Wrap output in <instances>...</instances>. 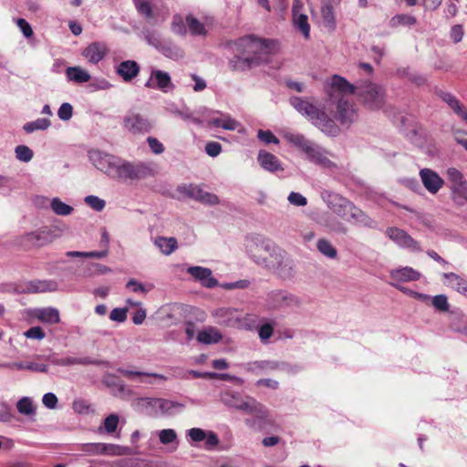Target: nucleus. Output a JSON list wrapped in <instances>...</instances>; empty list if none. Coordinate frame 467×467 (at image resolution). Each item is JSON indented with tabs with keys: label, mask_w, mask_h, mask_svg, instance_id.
<instances>
[{
	"label": "nucleus",
	"mask_w": 467,
	"mask_h": 467,
	"mask_svg": "<svg viewBox=\"0 0 467 467\" xmlns=\"http://www.w3.org/2000/svg\"><path fill=\"white\" fill-rule=\"evenodd\" d=\"M16 409L22 415L33 417L36 413V409L33 404L32 399L23 397L16 402Z\"/></svg>",
	"instance_id": "obj_46"
},
{
	"label": "nucleus",
	"mask_w": 467,
	"mask_h": 467,
	"mask_svg": "<svg viewBox=\"0 0 467 467\" xmlns=\"http://www.w3.org/2000/svg\"><path fill=\"white\" fill-rule=\"evenodd\" d=\"M248 256L259 266H272V259L276 255L279 247L270 239L260 235L247 236L244 243Z\"/></svg>",
	"instance_id": "obj_5"
},
{
	"label": "nucleus",
	"mask_w": 467,
	"mask_h": 467,
	"mask_svg": "<svg viewBox=\"0 0 467 467\" xmlns=\"http://www.w3.org/2000/svg\"><path fill=\"white\" fill-rule=\"evenodd\" d=\"M443 285L467 297V278L455 273H443Z\"/></svg>",
	"instance_id": "obj_27"
},
{
	"label": "nucleus",
	"mask_w": 467,
	"mask_h": 467,
	"mask_svg": "<svg viewBox=\"0 0 467 467\" xmlns=\"http://www.w3.org/2000/svg\"><path fill=\"white\" fill-rule=\"evenodd\" d=\"M108 53L107 45L103 42H92L82 51V56L92 64H98Z\"/></svg>",
	"instance_id": "obj_24"
},
{
	"label": "nucleus",
	"mask_w": 467,
	"mask_h": 467,
	"mask_svg": "<svg viewBox=\"0 0 467 467\" xmlns=\"http://www.w3.org/2000/svg\"><path fill=\"white\" fill-rule=\"evenodd\" d=\"M424 188L431 194H436L444 185V180L435 171L423 168L419 172Z\"/></svg>",
	"instance_id": "obj_17"
},
{
	"label": "nucleus",
	"mask_w": 467,
	"mask_h": 467,
	"mask_svg": "<svg viewBox=\"0 0 467 467\" xmlns=\"http://www.w3.org/2000/svg\"><path fill=\"white\" fill-rule=\"evenodd\" d=\"M356 93L363 104L369 109H379L385 103V90L375 83L365 82L357 87Z\"/></svg>",
	"instance_id": "obj_8"
},
{
	"label": "nucleus",
	"mask_w": 467,
	"mask_h": 467,
	"mask_svg": "<svg viewBox=\"0 0 467 467\" xmlns=\"http://www.w3.org/2000/svg\"><path fill=\"white\" fill-rule=\"evenodd\" d=\"M277 360H256L246 364V369L250 372L262 371L269 373L277 370Z\"/></svg>",
	"instance_id": "obj_38"
},
{
	"label": "nucleus",
	"mask_w": 467,
	"mask_h": 467,
	"mask_svg": "<svg viewBox=\"0 0 467 467\" xmlns=\"http://www.w3.org/2000/svg\"><path fill=\"white\" fill-rule=\"evenodd\" d=\"M119 418L117 414L112 413L109 415L103 421V428L107 433H113L119 424Z\"/></svg>",
	"instance_id": "obj_59"
},
{
	"label": "nucleus",
	"mask_w": 467,
	"mask_h": 467,
	"mask_svg": "<svg viewBox=\"0 0 467 467\" xmlns=\"http://www.w3.org/2000/svg\"><path fill=\"white\" fill-rule=\"evenodd\" d=\"M85 203L90 206L97 212H100L104 209L106 202L104 200L99 198L98 196L88 195L85 198Z\"/></svg>",
	"instance_id": "obj_62"
},
{
	"label": "nucleus",
	"mask_w": 467,
	"mask_h": 467,
	"mask_svg": "<svg viewBox=\"0 0 467 467\" xmlns=\"http://www.w3.org/2000/svg\"><path fill=\"white\" fill-rule=\"evenodd\" d=\"M185 334L187 341L192 340L196 336V340L199 343H204V328L200 327L195 323L187 322L185 324Z\"/></svg>",
	"instance_id": "obj_45"
},
{
	"label": "nucleus",
	"mask_w": 467,
	"mask_h": 467,
	"mask_svg": "<svg viewBox=\"0 0 467 467\" xmlns=\"http://www.w3.org/2000/svg\"><path fill=\"white\" fill-rule=\"evenodd\" d=\"M212 316L218 324L236 328L240 311L237 308L221 307L214 310Z\"/></svg>",
	"instance_id": "obj_19"
},
{
	"label": "nucleus",
	"mask_w": 467,
	"mask_h": 467,
	"mask_svg": "<svg viewBox=\"0 0 467 467\" xmlns=\"http://www.w3.org/2000/svg\"><path fill=\"white\" fill-rule=\"evenodd\" d=\"M326 226L330 232L338 234H347L348 227L339 220L333 219L326 223Z\"/></svg>",
	"instance_id": "obj_61"
},
{
	"label": "nucleus",
	"mask_w": 467,
	"mask_h": 467,
	"mask_svg": "<svg viewBox=\"0 0 467 467\" xmlns=\"http://www.w3.org/2000/svg\"><path fill=\"white\" fill-rule=\"evenodd\" d=\"M386 234L400 248L408 249L413 253L422 251L419 243L402 229L398 227H389L386 230Z\"/></svg>",
	"instance_id": "obj_15"
},
{
	"label": "nucleus",
	"mask_w": 467,
	"mask_h": 467,
	"mask_svg": "<svg viewBox=\"0 0 467 467\" xmlns=\"http://www.w3.org/2000/svg\"><path fill=\"white\" fill-rule=\"evenodd\" d=\"M237 47L241 54L234 57L231 65L236 70H245L266 62L267 56L275 50L276 43L250 35L240 38Z\"/></svg>",
	"instance_id": "obj_2"
},
{
	"label": "nucleus",
	"mask_w": 467,
	"mask_h": 467,
	"mask_svg": "<svg viewBox=\"0 0 467 467\" xmlns=\"http://www.w3.org/2000/svg\"><path fill=\"white\" fill-rule=\"evenodd\" d=\"M140 70V65L134 60L122 61L116 67V73L125 82H130L135 78L139 75Z\"/></svg>",
	"instance_id": "obj_29"
},
{
	"label": "nucleus",
	"mask_w": 467,
	"mask_h": 467,
	"mask_svg": "<svg viewBox=\"0 0 467 467\" xmlns=\"http://www.w3.org/2000/svg\"><path fill=\"white\" fill-rule=\"evenodd\" d=\"M52 211L60 216L69 215L73 212V207L63 202L59 198H53L50 202Z\"/></svg>",
	"instance_id": "obj_50"
},
{
	"label": "nucleus",
	"mask_w": 467,
	"mask_h": 467,
	"mask_svg": "<svg viewBox=\"0 0 467 467\" xmlns=\"http://www.w3.org/2000/svg\"><path fill=\"white\" fill-rule=\"evenodd\" d=\"M317 248L324 256L329 259H335L337 256V249L327 239H319L317 242Z\"/></svg>",
	"instance_id": "obj_49"
},
{
	"label": "nucleus",
	"mask_w": 467,
	"mask_h": 467,
	"mask_svg": "<svg viewBox=\"0 0 467 467\" xmlns=\"http://www.w3.org/2000/svg\"><path fill=\"white\" fill-rule=\"evenodd\" d=\"M344 219L350 222L351 223L364 227L373 228L375 226L374 220L370 218L361 209L357 207L354 203L352 204V207L348 213L347 218Z\"/></svg>",
	"instance_id": "obj_30"
},
{
	"label": "nucleus",
	"mask_w": 467,
	"mask_h": 467,
	"mask_svg": "<svg viewBox=\"0 0 467 467\" xmlns=\"http://www.w3.org/2000/svg\"><path fill=\"white\" fill-rule=\"evenodd\" d=\"M57 283L54 280H33L26 283L20 292L22 293H45L57 290Z\"/></svg>",
	"instance_id": "obj_25"
},
{
	"label": "nucleus",
	"mask_w": 467,
	"mask_h": 467,
	"mask_svg": "<svg viewBox=\"0 0 467 467\" xmlns=\"http://www.w3.org/2000/svg\"><path fill=\"white\" fill-rule=\"evenodd\" d=\"M335 118L343 125H349L358 119L357 110L348 98L338 99Z\"/></svg>",
	"instance_id": "obj_18"
},
{
	"label": "nucleus",
	"mask_w": 467,
	"mask_h": 467,
	"mask_svg": "<svg viewBox=\"0 0 467 467\" xmlns=\"http://www.w3.org/2000/svg\"><path fill=\"white\" fill-rule=\"evenodd\" d=\"M35 317L43 323L57 324L60 321L58 310L53 307L37 308Z\"/></svg>",
	"instance_id": "obj_37"
},
{
	"label": "nucleus",
	"mask_w": 467,
	"mask_h": 467,
	"mask_svg": "<svg viewBox=\"0 0 467 467\" xmlns=\"http://www.w3.org/2000/svg\"><path fill=\"white\" fill-rule=\"evenodd\" d=\"M66 75L68 80L76 83H86L91 78L88 72L80 67H69L66 70Z\"/></svg>",
	"instance_id": "obj_40"
},
{
	"label": "nucleus",
	"mask_w": 467,
	"mask_h": 467,
	"mask_svg": "<svg viewBox=\"0 0 467 467\" xmlns=\"http://www.w3.org/2000/svg\"><path fill=\"white\" fill-rule=\"evenodd\" d=\"M439 97L444 101L450 109L464 122L467 123V109L462 102L451 93L440 91Z\"/></svg>",
	"instance_id": "obj_31"
},
{
	"label": "nucleus",
	"mask_w": 467,
	"mask_h": 467,
	"mask_svg": "<svg viewBox=\"0 0 467 467\" xmlns=\"http://www.w3.org/2000/svg\"><path fill=\"white\" fill-rule=\"evenodd\" d=\"M177 192L182 196H188L195 200H202L204 198L203 191L196 185H180L177 187Z\"/></svg>",
	"instance_id": "obj_44"
},
{
	"label": "nucleus",
	"mask_w": 467,
	"mask_h": 467,
	"mask_svg": "<svg viewBox=\"0 0 467 467\" xmlns=\"http://www.w3.org/2000/svg\"><path fill=\"white\" fill-rule=\"evenodd\" d=\"M390 277L398 282H410L419 280L420 274L415 269L406 266L391 270Z\"/></svg>",
	"instance_id": "obj_36"
},
{
	"label": "nucleus",
	"mask_w": 467,
	"mask_h": 467,
	"mask_svg": "<svg viewBox=\"0 0 467 467\" xmlns=\"http://www.w3.org/2000/svg\"><path fill=\"white\" fill-rule=\"evenodd\" d=\"M123 128L133 135H140L149 133L153 124L144 115L131 109L123 117Z\"/></svg>",
	"instance_id": "obj_10"
},
{
	"label": "nucleus",
	"mask_w": 467,
	"mask_h": 467,
	"mask_svg": "<svg viewBox=\"0 0 467 467\" xmlns=\"http://www.w3.org/2000/svg\"><path fill=\"white\" fill-rule=\"evenodd\" d=\"M100 449L101 455L107 456H122L125 455L127 452V449L125 447L112 443L101 442Z\"/></svg>",
	"instance_id": "obj_52"
},
{
	"label": "nucleus",
	"mask_w": 467,
	"mask_h": 467,
	"mask_svg": "<svg viewBox=\"0 0 467 467\" xmlns=\"http://www.w3.org/2000/svg\"><path fill=\"white\" fill-rule=\"evenodd\" d=\"M431 302L432 306L441 312H446L449 310L450 305L445 295L434 296L431 299Z\"/></svg>",
	"instance_id": "obj_60"
},
{
	"label": "nucleus",
	"mask_w": 467,
	"mask_h": 467,
	"mask_svg": "<svg viewBox=\"0 0 467 467\" xmlns=\"http://www.w3.org/2000/svg\"><path fill=\"white\" fill-rule=\"evenodd\" d=\"M417 22L415 16L406 14H399L391 17L389 20V26L392 28H396L400 26H413Z\"/></svg>",
	"instance_id": "obj_47"
},
{
	"label": "nucleus",
	"mask_w": 467,
	"mask_h": 467,
	"mask_svg": "<svg viewBox=\"0 0 467 467\" xmlns=\"http://www.w3.org/2000/svg\"><path fill=\"white\" fill-rule=\"evenodd\" d=\"M117 371L121 374L123 377L129 379H134L135 378H140V381L142 383H149L152 384V381L147 379L153 378V379H159L161 380H167L168 378L161 374L157 373H147V372H141L139 370H136L133 368V367H128V368H118Z\"/></svg>",
	"instance_id": "obj_26"
},
{
	"label": "nucleus",
	"mask_w": 467,
	"mask_h": 467,
	"mask_svg": "<svg viewBox=\"0 0 467 467\" xmlns=\"http://www.w3.org/2000/svg\"><path fill=\"white\" fill-rule=\"evenodd\" d=\"M223 338L220 331L213 327H206V345L219 342Z\"/></svg>",
	"instance_id": "obj_64"
},
{
	"label": "nucleus",
	"mask_w": 467,
	"mask_h": 467,
	"mask_svg": "<svg viewBox=\"0 0 467 467\" xmlns=\"http://www.w3.org/2000/svg\"><path fill=\"white\" fill-rule=\"evenodd\" d=\"M250 285V281L247 279H242L235 282L219 284L218 281L212 275V270L206 268V288H213L220 286L226 290L234 289H245Z\"/></svg>",
	"instance_id": "obj_28"
},
{
	"label": "nucleus",
	"mask_w": 467,
	"mask_h": 467,
	"mask_svg": "<svg viewBox=\"0 0 467 467\" xmlns=\"http://www.w3.org/2000/svg\"><path fill=\"white\" fill-rule=\"evenodd\" d=\"M183 407V404L178 401L160 399L159 414L173 415L177 412L182 411Z\"/></svg>",
	"instance_id": "obj_41"
},
{
	"label": "nucleus",
	"mask_w": 467,
	"mask_h": 467,
	"mask_svg": "<svg viewBox=\"0 0 467 467\" xmlns=\"http://www.w3.org/2000/svg\"><path fill=\"white\" fill-rule=\"evenodd\" d=\"M171 86V77L167 72L160 69H152L150 77L145 83V87L154 89H161L167 91V88Z\"/></svg>",
	"instance_id": "obj_23"
},
{
	"label": "nucleus",
	"mask_w": 467,
	"mask_h": 467,
	"mask_svg": "<svg viewBox=\"0 0 467 467\" xmlns=\"http://www.w3.org/2000/svg\"><path fill=\"white\" fill-rule=\"evenodd\" d=\"M186 24L192 35L197 36L204 34V26L192 15L186 16Z\"/></svg>",
	"instance_id": "obj_53"
},
{
	"label": "nucleus",
	"mask_w": 467,
	"mask_h": 467,
	"mask_svg": "<svg viewBox=\"0 0 467 467\" xmlns=\"http://www.w3.org/2000/svg\"><path fill=\"white\" fill-rule=\"evenodd\" d=\"M254 417L244 420L245 425L260 431H269L277 428L275 420L270 415L269 410L262 403L254 399H250V405L245 411Z\"/></svg>",
	"instance_id": "obj_6"
},
{
	"label": "nucleus",
	"mask_w": 467,
	"mask_h": 467,
	"mask_svg": "<svg viewBox=\"0 0 467 467\" xmlns=\"http://www.w3.org/2000/svg\"><path fill=\"white\" fill-rule=\"evenodd\" d=\"M50 229L41 228L36 232L28 233L23 237V244L28 246H43L52 241Z\"/></svg>",
	"instance_id": "obj_21"
},
{
	"label": "nucleus",
	"mask_w": 467,
	"mask_h": 467,
	"mask_svg": "<svg viewBox=\"0 0 467 467\" xmlns=\"http://www.w3.org/2000/svg\"><path fill=\"white\" fill-rule=\"evenodd\" d=\"M277 366H278V368H277L276 371L285 372L288 375H295V374L298 373L300 370H302V368H303L300 365L290 364V363H287L285 361H278Z\"/></svg>",
	"instance_id": "obj_58"
},
{
	"label": "nucleus",
	"mask_w": 467,
	"mask_h": 467,
	"mask_svg": "<svg viewBox=\"0 0 467 467\" xmlns=\"http://www.w3.org/2000/svg\"><path fill=\"white\" fill-rule=\"evenodd\" d=\"M159 439H160L161 443H162L164 445L175 443V449L177 448L178 439H177L176 431L174 430H172V429L161 430L159 432Z\"/></svg>",
	"instance_id": "obj_54"
},
{
	"label": "nucleus",
	"mask_w": 467,
	"mask_h": 467,
	"mask_svg": "<svg viewBox=\"0 0 467 467\" xmlns=\"http://www.w3.org/2000/svg\"><path fill=\"white\" fill-rule=\"evenodd\" d=\"M265 307L269 310L290 308L300 305L299 298L285 290H272L265 296Z\"/></svg>",
	"instance_id": "obj_9"
},
{
	"label": "nucleus",
	"mask_w": 467,
	"mask_h": 467,
	"mask_svg": "<svg viewBox=\"0 0 467 467\" xmlns=\"http://www.w3.org/2000/svg\"><path fill=\"white\" fill-rule=\"evenodd\" d=\"M135 409L149 416L159 415L160 399L140 398L134 402Z\"/></svg>",
	"instance_id": "obj_32"
},
{
	"label": "nucleus",
	"mask_w": 467,
	"mask_h": 467,
	"mask_svg": "<svg viewBox=\"0 0 467 467\" xmlns=\"http://www.w3.org/2000/svg\"><path fill=\"white\" fill-rule=\"evenodd\" d=\"M206 379H222L234 381L237 385H242L244 380L241 378L227 373L206 372Z\"/></svg>",
	"instance_id": "obj_57"
},
{
	"label": "nucleus",
	"mask_w": 467,
	"mask_h": 467,
	"mask_svg": "<svg viewBox=\"0 0 467 467\" xmlns=\"http://www.w3.org/2000/svg\"><path fill=\"white\" fill-rule=\"evenodd\" d=\"M447 180L451 191V198L456 206L467 203V181L462 171L454 167L446 170Z\"/></svg>",
	"instance_id": "obj_7"
},
{
	"label": "nucleus",
	"mask_w": 467,
	"mask_h": 467,
	"mask_svg": "<svg viewBox=\"0 0 467 467\" xmlns=\"http://www.w3.org/2000/svg\"><path fill=\"white\" fill-rule=\"evenodd\" d=\"M51 122L48 119L40 118L34 121L26 122L23 126V130L26 133H32L36 130H46L49 128Z\"/></svg>",
	"instance_id": "obj_48"
},
{
	"label": "nucleus",
	"mask_w": 467,
	"mask_h": 467,
	"mask_svg": "<svg viewBox=\"0 0 467 467\" xmlns=\"http://www.w3.org/2000/svg\"><path fill=\"white\" fill-rule=\"evenodd\" d=\"M73 115V107L71 104L65 102L61 104L57 110V116L61 120H69Z\"/></svg>",
	"instance_id": "obj_63"
},
{
	"label": "nucleus",
	"mask_w": 467,
	"mask_h": 467,
	"mask_svg": "<svg viewBox=\"0 0 467 467\" xmlns=\"http://www.w3.org/2000/svg\"><path fill=\"white\" fill-rule=\"evenodd\" d=\"M325 90L330 99L338 101L339 98H347L348 95L356 93L357 87L350 84L346 78L334 75L327 83Z\"/></svg>",
	"instance_id": "obj_13"
},
{
	"label": "nucleus",
	"mask_w": 467,
	"mask_h": 467,
	"mask_svg": "<svg viewBox=\"0 0 467 467\" xmlns=\"http://www.w3.org/2000/svg\"><path fill=\"white\" fill-rule=\"evenodd\" d=\"M15 152L16 159L24 162L30 161L34 156L33 150L26 145L16 146Z\"/></svg>",
	"instance_id": "obj_56"
},
{
	"label": "nucleus",
	"mask_w": 467,
	"mask_h": 467,
	"mask_svg": "<svg viewBox=\"0 0 467 467\" xmlns=\"http://www.w3.org/2000/svg\"><path fill=\"white\" fill-rule=\"evenodd\" d=\"M304 5L301 0H294L292 7V20L294 26L302 33L306 39L310 36V25L308 17L303 11Z\"/></svg>",
	"instance_id": "obj_16"
},
{
	"label": "nucleus",
	"mask_w": 467,
	"mask_h": 467,
	"mask_svg": "<svg viewBox=\"0 0 467 467\" xmlns=\"http://www.w3.org/2000/svg\"><path fill=\"white\" fill-rule=\"evenodd\" d=\"M284 138L300 150L305 154V159L309 162L329 171H335L338 169L337 163L328 158L329 152L325 148L306 139L303 134L286 132Z\"/></svg>",
	"instance_id": "obj_3"
},
{
	"label": "nucleus",
	"mask_w": 467,
	"mask_h": 467,
	"mask_svg": "<svg viewBox=\"0 0 467 467\" xmlns=\"http://www.w3.org/2000/svg\"><path fill=\"white\" fill-rule=\"evenodd\" d=\"M154 244L165 255L172 254L178 247L177 240L174 237L159 236L155 239Z\"/></svg>",
	"instance_id": "obj_39"
},
{
	"label": "nucleus",
	"mask_w": 467,
	"mask_h": 467,
	"mask_svg": "<svg viewBox=\"0 0 467 467\" xmlns=\"http://www.w3.org/2000/svg\"><path fill=\"white\" fill-rule=\"evenodd\" d=\"M250 399L243 400L239 392L232 390H224L221 394L222 402L230 408H234L238 410L246 411L250 405Z\"/></svg>",
	"instance_id": "obj_22"
},
{
	"label": "nucleus",
	"mask_w": 467,
	"mask_h": 467,
	"mask_svg": "<svg viewBox=\"0 0 467 467\" xmlns=\"http://www.w3.org/2000/svg\"><path fill=\"white\" fill-rule=\"evenodd\" d=\"M171 31L179 36H185L187 34V24L186 19L180 14H176L172 17L171 24Z\"/></svg>",
	"instance_id": "obj_51"
},
{
	"label": "nucleus",
	"mask_w": 467,
	"mask_h": 467,
	"mask_svg": "<svg viewBox=\"0 0 467 467\" xmlns=\"http://www.w3.org/2000/svg\"><path fill=\"white\" fill-rule=\"evenodd\" d=\"M321 16L324 26L330 31L336 27L334 8L331 4L325 3L321 7Z\"/></svg>",
	"instance_id": "obj_42"
},
{
	"label": "nucleus",
	"mask_w": 467,
	"mask_h": 467,
	"mask_svg": "<svg viewBox=\"0 0 467 467\" xmlns=\"http://www.w3.org/2000/svg\"><path fill=\"white\" fill-rule=\"evenodd\" d=\"M257 161L261 167L265 171L271 172L283 171L282 165L277 157L265 150H262L259 151Z\"/></svg>",
	"instance_id": "obj_34"
},
{
	"label": "nucleus",
	"mask_w": 467,
	"mask_h": 467,
	"mask_svg": "<svg viewBox=\"0 0 467 467\" xmlns=\"http://www.w3.org/2000/svg\"><path fill=\"white\" fill-rule=\"evenodd\" d=\"M68 257H81V258H103L107 255V251H94V252H78L68 251L66 253Z\"/></svg>",
	"instance_id": "obj_55"
},
{
	"label": "nucleus",
	"mask_w": 467,
	"mask_h": 467,
	"mask_svg": "<svg viewBox=\"0 0 467 467\" xmlns=\"http://www.w3.org/2000/svg\"><path fill=\"white\" fill-rule=\"evenodd\" d=\"M222 128L226 130L242 132L244 127L229 114L223 112H206V129Z\"/></svg>",
	"instance_id": "obj_14"
},
{
	"label": "nucleus",
	"mask_w": 467,
	"mask_h": 467,
	"mask_svg": "<svg viewBox=\"0 0 467 467\" xmlns=\"http://www.w3.org/2000/svg\"><path fill=\"white\" fill-rule=\"evenodd\" d=\"M3 368L16 370H29L33 372H43L46 373L48 370V367L46 364L37 363L35 361H16L11 363H5L1 365Z\"/></svg>",
	"instance_id": "obj_33"
},
{
	"label": "nucleus",
	"mask_w": 467,
	"mask_h": 467,
	"mask_svg": "<svg viewBox=\"0 0 467 467\" xmlns=\"http://www.w3.org/2000/svg\"><path fill=\"white\" fill-rule=\"evenodd\" d=\"M140 16L151 23L157 17L152 0H132Z\"/></svg>",
	"instance_id": "obj_35"
},
{
	"label": "nucleus",
	"mask_w": 467,
	"mask_h": 467,
	"mask_svg": "<svg viewBox=\"0 0 467 467\" xmlns=\"http://www.w3.org/2000/svg\"><path fill=\"white\" fill-rule=\"evenodd\" d=\"M258 322V316L252 313L243 314L240 311V316L238 317L237 327L238 329H245L252 330Z\"/></svg>",
	"instance_id": "obj_43"
},
{
	"label": "nucleus",
	"mask_w": 467,
	"mask_h": 467,
	"mask_svg": "<svg viewBox=\"0 0 467 467\" xmlns=\"http://www.w3.org/2000/svg\"><path fill=\"white\" fill-rule=\"evenodd\" d=\"M275 255L272 259V266L266 269L273 271L278 277L283 280H290L295 276V265L294 262L286 256V254L282 249H278Z\"/></svg>",
	"instance_id": "obj_12"
},
{
	"label": "nucleus",
	"mask_w": 467,
	"mask_h": 467,
	"mask_svg": "<svg viewBox=\"0 0 467 467\" xmlns=\"http://www.w3.org/2000/svg\"><path fill=\"white\" fill-rule=\"evenodd\" d=\"M88 157L98 170L114 179L143 180L156 173L155 164L151 161L131 162L99 150H89Z\"/></svg>",
	"instance_id": "obj_1"
},
{
	"label": "nucleus",
	"mask_w": 467,
	"mask_h": 467,
	"mask_svg": "<svg viewBox=\"0 0 467 467\" xmlns=\"http://www.w3.org/2000/svg\"><path fill=\"white\" fill-rule=\"evenodd\" d=\"M290 104L303 116H306L314 126L328 136H337L338 127L326 112L307 99L292 97Z\"/></svg>",
	"instance_id": "obj_4"
},
{
	"label": "nucleus",
	"mask_w": 467,
	"mask_h": 467,
	"mask_svg": "<svg viewBox=\"0 0 467 467\" xmlns=\"http://www.w3.org/2000/svg\"><path fill=\"white\" fill-rule=\"evenodd\" d=\"M321 197L329 210L343 219L347 218L353 204L351 201L339 193L327 190L322 192Z\"/></svg>",
	"instance_id": "obj_11"
},
{
	"label": "nucleus",
	"mask_w": 467,
	"mask_h": 467,
	"mask_svg": "<svg viewBox=\"0 0 467 467\" xmlns=\"http://www.w3.org/2000/svg\"><path fill=\"white\" fill-rule=\"evenodd\" d=\"M48 361L52 364L61 367H68L74 365H99L101 362L99 360L94 359L90 357H65L58 358L55 354L50 355L47 358Z\"/></svg>",
	"instance_id": "obj_20"
}]
</instances>
